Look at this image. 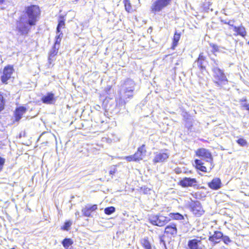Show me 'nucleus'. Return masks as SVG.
Here are the masks:
<instances>
[{
  "label": "nucleus",
  "mask_w": 249,
  "mask_h": 249,
  "mask_svg": "<svg viewBox=\"0 0 249 249\" xmlns=\"http://www.w3.org/2000/svg\"><path fill=\"white\" fill-rule=\"evenodd\" d=\"M41 13V9L38 5L31 4L26 6L24 17L20 16L16 22V30L19 35L27 36L31 32L32 27L36 25Z\"/></svg>",
  "instance_id": "f257e3e1"
},
{
  "label": "nucleus",
  "mask_w": 249,
  "mask_h": 249,
  "mask_svg": "<svg viewBox=\"0 0 249 249\" xmlns=\"http://www.w3.org/2000/svg\"><path fill=\"white\" fill-rule=\"evenodd\" d=\"M195 155L198 158L205 160L210 164V166L207 167L204 165V162L201 160L196 159L194 160L195 163L194 167L196 169L203 173H208L211 171L214 166L211 152L207 149L199 148L195 151Z\"/></svg>",
  "instance_id": "f03ea898"
},
{
  "label": "nucleus",
  "mask_w": 249,
  "mask_h": 249,
  "mask_svg": "<svg viewBox=\"0 0 249 249\" xmlns=\"http://www.w3.org/2000/svg\"><path fill=\"white\" fill-rule=\"evenodd\" d=\"M147 153L146 146L145 144L139 146L135 153L132 155L125 156L124 159L128 162H139L142 160Z\"/></svg>",
  "instance_id": "7ed1b4c3"
},
{
  "label": "nucleus",
  "mask_w": 249,
  "mask_h": 249,
  "mask_svg": "<svg viewBox=\"0 0 249 249\" xmlns=\"http://www.w3.org/2000/svg\"><path fill=\"white\" fill-rule=\"evenodd\" d=\"M148 221L150 223L154 226L163 227L171 221V219L167 216L158 213L149 215Z\"/></svg>",
  "instance_id": "20e7f679"
},
{
  "label": "nucleus",
  "mask_w": 249,
  "mask_h": 249,
  "mask_svg": "<svg viewBox=\"0 0 249 249\" xmlns=\"http://www.w3.org/2000/svg\"><path fill=\"white\" fill-rule=\"evenodd\" d=\"M214 79V83L218 87H222L223 84H227L228 80L223 71L218 67H214L212 69Z\"/></svg>",
  "instance_id": "39448f33"
},
{
  "label": "nucleus",
  "mask_w": 249,
  "mask_h": 249,
  "mask_svg": "<svg viewBox=\"0 0 249 249\" xmlns=\"http://www.w3.org/2000/svg\"><path fill=\"white\" fill-rule=\"evenodd\" d=\"M173 0H155L150 7V11L153 14L161 11L164 8L170 5Z\"/></svg>",
  "instance_id": "423d86ee"
},
{
  "label": "nucleus",
  "mask_w": 249,
  "mask_h": 249,
  "mask_svg": "<svg viewBox=\"0 0 249 249\" xmlns=\"http://www.w3.org/2000/svg\"><path fill=\"white\" fill-rule=\"evenodd\" d=\"M189 208L193 214L196 217L202 215L205 211L201 204L198 201H193L189 205Z\"/></svg>",
  "instance_id": "0eeeda50"
},
{
  "label": "nucleus",
  "mask_w": 249,
  "mask_h": 249,
  "mask_svg": "<svg viewBox=\"0 0 249 249\" xmlns=\"http://www.w3.org/2000/svg\"><path fill=\"white\" fill-rule=\"evenodd\" d=\"M169 157V154L168 152V150H162L159 152L155 153V156L152 161L154 163L163 162L168 159Z\"/></svg>",
  "instance_id": "6e6552de"
},
{
  "label": "nucleus",
  "mask_w": 249,
  "mask_h": 249,
  "mask_svg": "<svg viewBox=\"0 0 249 249\" xmlns=\"http://www.w3.org/2000/svg\"><path fill=\"white\" fill-rule=\"evenodd\" d=\"M178 232L177 225L175 223H172L164 228V234L169 237H175L177 236Z\"/></svg>",
  "instance_id": "1a4fd4ad"
},
{
  "label": "nucleus",
  "mask_w": 249,
  "mask_h": 249,
  "mask_svg": "<svg viewBox=\"0 0 249 249\" xmlns=\"http://www.w3.org/2000/svg\"><path fill=\"white\" fill-rule=\"evenodd\" d=\"M14 71L13 66L12 65H7L3 68L2 74L0 77L1 81L2 83L7 84V81L11 77V75Z\"/></svg>",
  "instance_id": "9d476101"
},
{
  "label": "nucleus",
  "mask_w": 249,
  "mask_h": 249,
  "mask_svg": "<svg viewBox=\"0 0 249 249\" xmlns=\"http://www.w3.org/2000/svg\"><path fill=\"white\" fill-rule=\"evenodd\" d=\"M197 182L195 178H184L178 182V184L182 187H196Z\"/></svg>",
  "instance_id": "9b49d317"
},
{
  "label": "nucleus",
  "mask_w": 249,
  "mask_h": 249,
  "mask_svg": "<svg viewBox=\"0 0 249 249\" xmlns=\"http://www.w3.org/2000/svg\"><path fill=\"white\" fill-rule=\"evenodd\" d=\"M27 110V108L24 106L17 107L14 111V122H18L19 121Z\"/></svg>",
  "instance_id": "f8f14e48"
},
{
  "label": "nucleus",
  "mask_w": 249,
  "mask_h": 249,
  "mask_svg": "<svg viewBox=\"0 0 249 249\" xmlns=\"http://www.w3.org/2000/svg\"><path fill=\"white\" fill-rule=\"evenodd\" d=\"M197 63V66L200 71L206 70L205 62H207V57L205 55L203 52H201L199 53L196 60L195 61Z\"/></svg>",
  "instance_id": "ddd939ff"
},
{
  "label": "nucleus",
  "mask_w": 249,
  "mask_h": 249,
  "mask_svg": "<svg viewBox=\"0 0 249 249\" xmlns=\"http://www.w3.org/2000/svg\"><path fill=\"white\" fill-rule=\"evenodd\" d=\"M222 237L223 233L221 231H215L213 235L209 237L208 239L213 245H215L220 242Z\"/></svg>",
  "instance_id": "4468645a"
},
{
  "label": "nucleus",
  "mask_w": 249,
  "mask_h": 249,
  "mask_svg": "<svg viewBox=\"0 0 249 249\" xmlns=\"http://www.w3.org/2000/svg\"><path fill=\"white\" fill-rule=\"evenodd\" d=\"M233 30L235 32V36H241L242 37H245L247 34L246 28L241 24L238 26H233Z\"/></svg>",
  "instance_id": "2eb2a0df"
},
{
  "label": "nucleus",
  "mask_w": 249,
  "mask_h": 249,
  "mask_svg": "<svg viewBox=\"0 0 249 249\" xmlns=\"http://www.w3.org/2000/svg\"><path fill=\"white\" fill-rule=\"evenodd\" d=\"M208 186L212 190H218L222 186L221 181L218 178H214L210 182L208 183Z\"/></svg>",
  "instance_id": "dca6fc26"
},
{
  "label": "nucleus",
  "mask_w": 249,
  "mask_h": 249,
  "mask_svg": "<svg viewBox=\"0 0 249 249\" xmlns=\"http://www.w3.org/2000/svg\"><path fill=\"white\" fill-rule=\"evenodd\" d=\"M98 209V206L96 204L90 206H86L82 209V214L84 216L89 217L91 216V213Z\"/></svg>",
  "instance_id": "f3484780"
},
{
  "label": "nucleus",
  "mask_w": 249,
  "mask_h": 249,
  "mask_svg": "<svg viewBox=\"0 0 249 249\" xmlns=\"http://www.w3.org/2000/svg\"><path fill=\"white\" fill-rule=\"evenodd\" d=\"M41 100L44 104H53L55 102L56 99L54 97V94L52 92H48L47 94L43 96Z\"/></svg>",
  "instance_id": "a211bd4d"
},
{
  "label": "nucleus",
  "mask_w": 249,
  "mask_h": 249,
  "mask_svg": "<svg viewBox=\"0 0 249 249\" xmlns=\"http://www.w3.org/2000/svg\"><path fill=\"white\" fill-rule=\"evenodd\" d=\"M201 239H192L188 242V247L189 249H202L200 246Z\"/></svg>",
  "instance_id": "6ab92c4d"
},
{
  "label": "nucleus",
  "mask_w": 249,
  "mask_h": 249,
  "mask_svg": "<svg viewBox=\"0 0 249 249\" xmlns=\"http://www.w3.org/2000/svg\"><path fill=\"white\" fill-rule=\"evenodd\" d=\"M140 243L144 249H152V245L148 237H145L140 240Z\"/></svg>",
  "instance_id": "aec40b11"
},
{
  "label": "nucleus",
  "mask_w": 249,
  "mask_h": 249,
  "mask_svg": "<svg viewBox=\"0 0 249 249\" xmlns=\"http://www.w3.org/2000/svg\"><path fill=\"white\" fill-rule=\"evenodd\" d=\"M181 35L180 33L176 31L174 34L173 38L172 39V44L171 49L174 50L178 46V42L180 38Z\"/></svg>",
  "instance_id": "412c9836"
},
{
  "label": "nucleus",
  "mask_w": 249,
  "mask_h": 249,
  "mask_svg": "<svg viewBox=\"0 0 249 249\" xmlns=\"http://www.w3.org/2000/svg\"><path fill=\"white\" fill-rule=\"evenodd\" d=\"M65 26V19L63 16H60L58 20V24L56 28V32H60L61 29L64 28Z\"/></svg>",
  "instance_id": "4be33fe9"
},
{
  "label": "nucleus",
  "mask_w": 249,
  "mask_h": 249,
  "mask_svg": "<svg viewBox=\"0 0 249 249\" xmlns=\"http://www.w3.org/2000/svg\"><path fill=\"white\" fill-rule=\"evenodd\" d=\"M169 216L171 220H182L184 219V216L179 213H170Z\"/></svg>",
  "instance_id": "5701e85b"
},
{
  "label": "nucleus",
  "mask_w": 249,
  "mask_h": 249,
  "mask_svg": "<svg viewBox=\"0 0 249 249\" xmlns=\"http://www.w3.org/2000/svg\"><path fill=\"white\" fill-rule=\"evenodd\" d=\"M6 100L3 93L0 91V113L3 112L6 107Z\"/></svg>",
  "instance_id": "b1692460"
},
{
  "label": "nucleus",
  "mask_w": 249,
  "mask_h": 249,
  "mask_svg": "<svg viewBox=\"0 0 249 249\" xmlns=\"http://www.w3.org/2000/svg\"><path fill=\"white\" fill-rule=\"evenodd\" d=\"M124 9L127 13H131L133 12L132 5L130 0H123Z\"/></svg>",
  "instance_id": "393cba45"
},
{
  "label": "nucleus",
  "mask_w": 249,
  "mask_h": 249,
  "mask_svg": "<svg viewBox=\"0 0 249 249\" xmlns=\"http://www.w3.org/2000/svg\"><path fill=\"white\" fill-rule=\"evenodd\" d=\"M212 5L211 0H204L201 4V8L203 12H208L210 9V7Z\"/></svg>",
  "instance_id": "a878e982"
},
{
  "label": "nucleus",
  "mask_w": 249,
  "mask_h": 249,
  "mask_svg": "<svg viewBox=\"0 0 249 249\" xmlns=\"http://www.w3.org/2000/svg\"><path fill=\"white\" fill-rule=\"evenodd\" d=\"M239 103L241 104V108L247 110L249 112V103H247V98L240 99Z\"/></svg>",
  "instance_id": "bb28decb"
},
{
  "label": "nucleus",
  "mask_w": 249,
  "mask_h": 249,
  "mask_svg": "<svg viewBox=\"0 0 249 249\" xmlns=\"http://www.w3.org/2000/svg\"><path fill=\"white\" fill-rule=\"evenodd\" d=\"M72 224L71 221L68 220L65 222L64 224L61 227V230L63 231H69Z\"/></svg>",
  "instance_id": "cd10ccee"
},
{
  "label": "nucleus",
  "mask_w": 249,
  "mask_h": 249,
  "mask_svg": "<svg viewBox=\"0 0 249 249\" xmlns=\"http://www.w3.org/2000/svg\"><path fill=\"white\" fill-rule=\"evenodd\" d=\"M59 48V46H56L55 45H53L52 47V50L50 51V56H54L57 55L58 50Z\"/></svg>",
  "instance_id": "c85d7f7f"
},
{
  "label": "nucleus",
  "mask_w": 249,
  "mask_h": 249,
  "mask_svg": "<svg viewBox=\"0 0 249 249\" xmlns=\"http://www.w3.org/2000/svg\"><path fill=\"white\" fill-rule=\"evenodd\" d=\"M115 211V208L113 206L107 207L105 209V213L107 215H110Z\"/></svg>",
  "instance_id": "c756f323"
},
{
  "label": "nucleus",
  "mask_w": 249,
  "mask_h": 249,
  "mask_svg": "<svg viewBox=\"0 0 249 249\" xmlns=\"http://www.w3.org/2000/svg\"><path fill=\"white\" fill-rule=\"evenodd\" d=\"M63 36L62 33H60L58 35L55 36V42L54 45L59 46L61 41V38Z\"/></svg>",
  "instance_id": "7c9ffc66"
},
{
  "label": "nucleus",
  "mask_w": 249,
  "mask_h": 249,
  "mask_svg": "<svg viewBox=\"0 0 249 249\" xmlns=\"http://www.w3.org/2000/svg\"><path fill=\"white\" fill-rule=\"evenodd\" d=\"M236 142L241 146H246L248 144L247 141L243 138H239L236 141Z\"/></svg>",
  "instance_id": "2f4dec72"
},
{
  "label": "nucleus",
  "mask_w": 249,
  "mask_h": 249,
  "mask_svg": "<svg viewBox=\"0 0 249 249\" xmlns=\"http://www.w3.org/2000/svg\"><path fill=\"white\" fill-rule=\"evenodd\" d=\"M195 196L196 198L201 199L206 197V194L201 191H198L195 193Z\"/></svg>",
  "instance_id": "473e14b6"
},
{
  "label": "nucleus",
  "mask_w": 249,
  "mask_h": 249,
  "mask_svg": "<svg viewBox=\"0 0 249 249\" xmlns=\"http://www.w3.org/2000/svg\"><path fill=\"white\" fill-rule=\"evenodd\" d=\"M210 45L212 48V52L213 53L219 52V47L217 45L213 43H210Z\"/></svg>",
  "instance_id": "72a5a7b5"
},
{
  "label": "nucleus",
  "mask_w": 249,
  "mask_h": 249,
  "mask_svg": "<svg viewBox=\"0 0 249 249\" xmlns=\"http://www.w3.org/2000/svg\"><path fill=\"white\" fill-rule=\"evenodd\" d=\"M221 240H222L223 242L226 245H228L231 242V240L230 239L229 237L227 235H223Z\"/></svg>",
  "instance_id": "f704fd0d"
},
{
  "label": "nucleus",
  "mask_w": 249,
  "mask_h": 249,
  "mask_svg": "<svg viewBox=\"0 0 249 249\" xmlns=\"http://www.w3.org/2000/svg\"><path fill=\"white\" fill-rule=\"evenodd\" d=\"M5 160L4 158L0 157V172L2 170Z\"/></svg>",
  "instance_id": "c9c22d12"
},
{
  "label": "nucleus",
  "mask_w": 249,
  "mask_h": 249,
  "mask_svg": "<svg viewBox=\"0 0 249 249\" xmlns=\"http://www.w3.org/2000/svg\"><path fill=\"white\" fill-rule=\"evenodd\" d=\"M117 172V169L116 168H114L113 169L110 170L109 171V174L112 176H114V174Z\"/></svg>",
  "instance_id": "e433bc0d"
},
{
  "label": "nucleus",
  "mask_w": 249,
  "mask_h": 249,
  "mask_svg": "<svg viewBox=\"0 0 249 249\" xmlns=\"http://www.w3.org/2000/svg\"><path fill=\"white\" fill-rule=\"evenodd\" d=\"M223 23L224 24L228 25L232 27V28H233V26H234V25H233L232 24H231V20H230L228 21H223Z\"/></svg>",
  "instance_id": "4c0bfd02"
},
{
  "label": "nucleus",
  "mask_w": 249,
  "mask_h": 249,
  "mask_svg": "<svg viewBox=\"0 0 249 249\" xmlns=\"http://www.w3.org/2000/svg\"><path fill=\"white\" fill-rule=\"evenodd\" d=\"M5 0H0V5L3 4L5 2Z\"/></svg>",
  "instance_id": "58836bf2"
},
{
  "label": "nucleus",
  "mask_w": 249,
  "mask_h": 249,
  "mask_svg": "<svg viewBox=\"0 0 249 249\" xmlns=\"http://www.w3.org/2000/svg\"><path fill=\"white\" fill-rule=\"evenodd\" d=\"M133 89H129H129H126L125 90V92H133Z\"/></svg>",
  "instance_id": "ea45409f"
},
{
  "label": "nucleus",
  "mask_w": 249,
  "mask_h": 249,
  "mask_svg": "<svg viewBox=\"0 0 249 249\" xmlns=\"http://www.w3.org/2000/svg\"><path fill=\"white\" fill-rule=\"evenodd\" d=\"M213 62L216 64V65H217V61L215 59H213Z\"/></svg>",
  "instance_id": "a19ab883"
},
{
  "label": "nucleus",
  "mask_w": 249,
  "mask_h": 249,
  "mask_svg": "<svg viewBox=\"0 0 249 249\" xmlns=\"http://www.w3.org/2000/svg\"><path fill=\"white\" fill-rule=\"evenodd\" d=\"M161 241L162 242H163L164 243V240H161Z\"/></svg>",
  "instance_id": "79ce46f5"
},
{
  "label": "nucleus",
  "mask_w": 249,
  "mask_h": 249,
  "mask_svg": "<svg viewBox=\"0 0 249 249\" xmlns=\"http://www.w3.org/2000/svg\"><path fill=\"white\" fill-rule=\"evenodd\" d=\"M232 22H234V19H233V20H232Z\"/></svg>",
  "instance_id": "37998d69"
},
{
  "label": "nucleus",
  "mask_w": 249,
  "mask_h": 249,
  "mask_svg": "<svg viewBox=\"0 0 249 249\" xmlns=\"http://www.w3.org/2000/svg\"><path fill=\"white\" fill-rule=\"evenodd\" d=\"M248 44H249V42H248Z\"/></svg>",
  "instance_id": "c03bdc74"
}]
</instances>
